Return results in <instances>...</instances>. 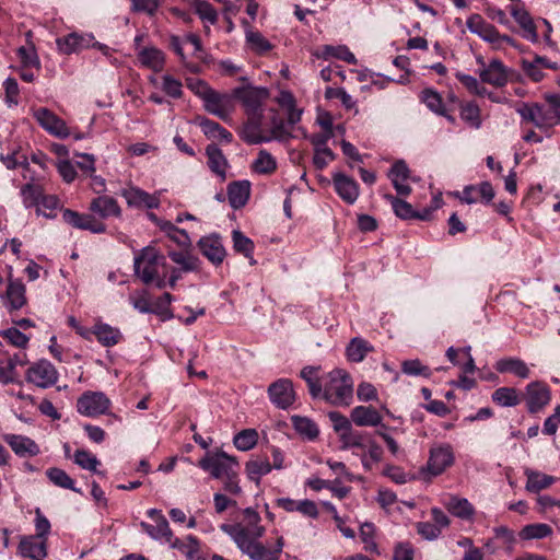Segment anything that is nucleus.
Listing matches in <instances>:
<instances>
[{
    "instance_id": "f257e3e1",
    "label": "nucleus",
    "mask_w": 560,
    "mask_h": 560,
    "mask_svg": "<svg viewBox=\"0 0 560 560\" xmlns=\"http://www.w3.org/2000/svg\"><path fill=\"white\" fill-rule=\"evenodd\" d=\"M167 267L166 258L152 246L142 248L133 261L135 275L144 283L151 284L156 275Z\"/></svg>"
},
{
    "instance_id": "f03ea898",
    "label": "nucleus",
    "mask_w": 560,
    "mask_h": 560,
    "mask_svg": "<svg viewBox=\"0 0 560 560\" xmlns=\"http://www.w3.org/2000/svg\"><path fill=\"white\" fill-rule=\"evenodd\" d=\"M324 385V398L336 406H349L353 395L351 376L343 370H334Z\"/></svg>"
},
{
    "instance_id": "7ed1b4c3",
    "label": "nucleus",
    "mask_w": 560,
    "mask_h": 560,
    "mask_svg": "<svg viewBox=\"0 0 560 560\" xmlns=\"http://www.w3.org/2000/svg\"><path fill=\"white\" fill-rule=\"evenodd\" d=\"M233 96L242 102L247 117H264V103L269 97L268 89L241 86L234 89Z\"/></svg>"
},
{
    "instance_id": "20e7f679",
    "label": "nucleus",
    "mask_w": 560,
    "mask_h": 560,
    "mask_svg": "<svg viewBox=\"0 0 560 560\" xmlns=\"http://www.w3.org/2000/svg\"><path fill=\"white\" fill-rule=\"evenodd\" d=\"M522 400L525 401L526 409L530 415H536L544 410L551 400L549 386L540 381H534L526 385L522 394Z\"/></svg>"
},
{
    "instance_id": "39448f33",
    "label": "nucleus",
    "mask_w": 560,
    "mask_h": 560,
    "mask_svg": "<svg viewBox=\"0 0 560 560\" xmlns=\"http://www.w3.org/2000/svg\"><path fill=\"white\" fill-rule=\"evenodd\" d=\"M236 465L237 463L235 459L224 452L207 454L199 462V467L206 471H209L215 479L232 476V474L235 472L234 466Z\"/></svg>"
},
{
    "instance_id": "423d86ee",
    "label": "nucleus",
    "mask_w": 560,
    "mask_h": 560,
    "mask_svg": "<svg viewBox=\"0 0 560 560\" xmlns=\"http://www.w3.org/2000/svg\"><path fill=\"white\" fill-rule=\"evenodd\" d=\"M477 62L481 66L478 73L482 83L502 88L509 82L511 70L501 60L492 59L486 65L483 59L479 57Z\"/></svg>"
},
{
    "instance_id": "0eeeda50",
    "label": "nucleus",
    "mask_w": 560,
    "mask_h": 560,
    "mask_svg": "<svg viewBox=\"0 0 560 560\" xmlns=\"http://www.w3.org/2000/svg\"><path fill=\"white\" fill-rule=\"evenodd\" d=\"M455 456L453 447L447 444H438L430 448L427 470L431 476L443 474L454 464Z\"/></svg>"
},
{
    "instance_id": "6e6552de",
    "label": "nucleus",
    "mask_w": 560,
    "mask_h": 560,
    "mask_svg": "<svg viewBox=\"0 0 560 560\" xmlns=\"http://www.w3.org/2000/svg\"><path fill=\"white\" fill-rule=\"evenodd\" d=\"M110 400L102 392H85L77 401L78 411L86 417H96L106 413Z\"/></svg>"
},
{
    "instance_id": "1a4fd4ad",
    "label": "nucleus",
    "mask_w": 560,
    "mask_h": 560,
    "mask_svg": "<svg viewBox=\"0 0 560 560\" xmlns=\"http://www.w3.org/2000/svg\"><path fill=\"white\" fill-rule=\"evenodd\" d=\"M33 117L48 133L60 139H65L70 136V130L66 121L55 115L50 109L46 107L33 109Z\"/></svg>"
},
{
    "instance_id": "9d476101",
    "label": "nucleus",
    "mask_w": 560,
    "mask_h": 560,
    "mask_svg": "<svg viewBox=\"0 0 560 560\" xmlns=\"http://www.w3.org/2000/svg\"><path fill=\"white\" fill-rule=\"evenodd\" d=\"M26 380L38 387L46 388L57 382L58 373L49 361L40 360L27 370Z\"/></svg>"
},
{
    "instance_id": "9b49d317",
    "label": "nucleus",
    "mask_w": 560,
    "mask_h": 560,
    "mask_svg": "<svg viewBox=\"0 0 560 560\" xmlns=\"http://www.w3.org/2000/svg\"><path fill=\"white\" fill-rule=\"evenodd\" d=\"M268 395L270 401L280 409L289 408L295 400L293 384L288 378H280L270 384Z\"/></svg>"
},
{
    "instance_id": "f8f14e48",
    "label": "nucleus",
    "mask_w": 560,
    "mask_h": 560,
    "mask_svg": "<svg viewBox=\"0 0 560 560\" xmlns=\"http://www.w3.org/2000/svg\"><path fill=\"white\" fill-rule=\"evenodd\" d=\"M62 219L66 223L75 229L86 230L95 234H101L106 231L105 224L95 219L92 214L79 213L70 209H65L62 211Z\"/></svg>"
},
{
    "instance_id": "ddd939ff",
    "label": "nucleus",
    "mask_w": 560,
    "mask_h": 560,
    "mask_svg": "<svg viewBox=\"0 0 560 560\" xmlns=\"http://www.w3.org/2000/svg\"><path fill=\"white\" fill-rule=\"evenodd\" d=\"M205 109L219 117L220 119L228 121L230 120L231 113L233 110V98L228 94H221L217 91H212L205 100Z\"/></svg>"
},
{
    "instance_id": "4468645a",
    "label": "nucleus",
    "mask_w": 560,
    "mask_h": 560,
    "mask_svg": "<svg viewBox=\"0 0 560 560\" xmlns=\"http://www.w3.org/2000/svg\"><path fill=\"white\" fill-rule=\"evenodd\" d=\"M198 247L201 254L214 266L221 265L226 256L222 240L217 234L201 237Z\"/></svg>"
},
{
    "instance_id": "2eb2a0df",
    "label": "nucleus",
    "mask_w": 560,
    "mask_h": 560,
    "mask_svg": "<svg viewBox=\"0 0 560 560\" xmlns=\"http://www.w3.org/2000/svg\"><path fill=\"white\" fill-rule=\"evenodd\" d=\"M220 529L223 533L228 534L233 539V541L236 544L237 548L244 555H246L250 560L260 559V557H257V556H259L257 552L259 550L257 548H259V547L250 545V542L245 539L246 534H245V530L243 529L241 523L221 524Z\"/></svg>"
},
{
    "instance_id": "dca6fc26",
    "label": "nucleus",
    "mask_w": 560,
    "mask_h": 560,
    "mask_svg": "<svg viewBox=\"0 0 560 560\" xmlns=\"http://www.w3.org/2000/svg\"><path fill=\"white\" fill-rule=\"evenodd\" d=\"M334 137V131H323L312 135L310 137L311 143L314 145L313 163L317 170H323L327 166L328 161L322 160V154H325L329 160H335V153L326 145L327 142Z\"/></svg>"
},
{
    "instance_id": "f3484780",
    "label": "nucleus",
    "mask_w": 560,
    "mask_h": 560,
    "mask_svg": "<svg viewBox=\"0 0 560 560\" xmlns=\"http://www.w3.org/2000/svg\"><path fill=\"white\" fill-rule=\"evenodd\" d=\"M4 442L20 457H32L39 454L40 450L37 443L28 436L20 434H4Z\"/></svg>"
},
{
    "instance_id": "a211bd4d",
    "label": "nucleus",
    "mask_w": 560,
    "mask_h": 560,
    "mask_svg": "<svg viewBox=\"0 0 560 560\" xmlns=\"http://www.w3.org/2000/svg\"><path fill=\"white\" fill-rule=\"evenodd\" d=\"M140 526L143 530L153 539H164L165 542L170 544L173 549H180L182 542L177 538H173V533L170 528L166 518H161L155 522V525L141 522Z\"/></svg>"
},
{
    "instance_id": "6ab92c4d",
    "label": "nucleus",
    "mask_w": 560,
    "mask_h": 560,
    "mask_svg": "<svg viewBox=\"0 0 560 560\" xmlns=\"http://www.w3.org/2000/svg\"><path fill=\"white\" fill-rule=\"evenodd\" d=\"M493 198L494 189L489 182H482L479 185H468L459 196L460 201L468 205L475 203L479 199L485 203H490Z\"/></svg>"
},
{
    "instance_id": "aec40b11",
    "label": "nucleus",
    "mask_w": 560,
    "mask_h": 560,
    "mask_svg": "<svg viewBox=\"0 0 560 560\" xmlns=\"http://www.w3.org/2000/svg\"><path fill=\"white\" fill-rule=\"evenodd\" d=\"M121 196L126 199L128 206L135 208L156 209L160 205V199L156 196L150 195L138 187L121 190Z\"/></svg>"
},
{
    "instance_id": "412c9836",
    "label": "nucleus",
    "mask_w": 560,
    "mask_h": 560,
    "mask_svg": "<svg viewBox=\"0 0 560 560\" xmlns=\"http://www.w3.org/2000/svg\"><path fill=\"white\" fill-rule=\"evenodd\" d=\"M466 24L472 34L495 46L499 31L492 24L486 22L481 15L472 14L468 18Z\"/></svg>"
},
{
    "instance_id": "4be33fe9",
    "label": "nucleus",
    "mask_w": 560,
    "mask_h": 560,
    "mask_svg": "<svg viewBox=\"0 0 560 560\" xmlns=\"http://www.w3.org/2000/svg\"><path fill=\"white\" fill-rule=\"evenodd\" d=\"M2 300L9 312L20 310L26 303L25 285L20 280L10 279Z\"/></svg>"
},
{
    "instance_id": "5701e85b",
    "label": "nucleus",
    "mask_w": 560,
    "mask_h": 560,
    "mask_svg": "<svg viewBox=\"0 0 560 560\" xmlns=\"http://www.w3.org/2000/svg\"><path fill=\"white\" fill-rule=\"evenodd\" d=\"M332 179L339 197L347 203H354L359 197V186L357 182L342 173L335 174Z\"/></svg>"
},
{
    "instance_id": "b1692460",
    "label": "nucleus",
    "mask_w": 560,
    "mask_h": 560,
    "mask_svg": "<svg viewBox=\"0 0 560 560\" xmlns=\"http://www.w3.org/2000/svg\"><path fill=\"white\" fill-rule=\"evenodd\" d=\"M388 177L398 195L408 196L411 192L410 186L406 184L409 177V168L404 160L393 164Z\"/></svg>"
},
{
    "instance_id": "393cba45",
    "label": "nucleus",
    "mask_w": 560,
    "mask_h": 560,
    "mask_svg": "<svg viewBox=\"0 0 560 560\" xmlns=\"http://www.w3.org/2000/svg\"><path fill=\"white\" fill-rule=\"evenodd\" d=\"M20 553L32 560H44L47 556L46 539L39 537H27L21 540L19 545Z\"/></svg>"
},
{
    "instance_id": "a878e982",
    "label": "nucleus",
    "mask_w": 560,
    "mask_h": 560,
    "mask_svg": "<svg viewBox=\"0 0 560 560\" xmlns=\"http://www.w3.org/2000/svg\"><path fill=\"white\" fill-rule=\"evenodd\" d=\"M138 60L142 67L160 72L165 65V55L159 48L143 47L138 52Z\"/></svg>"
},
{
    "instance_id": "bb28decb",
    "label": "nucleus",
    "mask_w": 560,
    "mask_h": 560,
    "mask_svg": "<svg viewBox=\"0 0 560 560\" xmlns=\"http://www.w3.org/2000/svg\"><path fill=\"white\" fill-rule=\"evenodd\" d=\"M351 420L359 427H377L382 416L372 406H357L351 410Z\"/></svg>"
},
{
    "instance_id": "cd10ccee",
    "label": "nucleus",
    "mask_w": 560,
    "mask_h": 560,
    "mask_svg": "<svg viewBox=\"0 0 560 560\" xmlns=\"http://www.w3.org/2000/svg\"><path fill=\"white\" fill-rule=\"evenodd\" d=\"M250 195V183L237 180L229 184L228 198L232 208L240 209L246 205Z\"/></svg>"
},
{
    "instance_id": "c85d7f7f",
    "label": "nucleus",
    "mask_w": 560,
    "mask_h": 560,
    "mask_svg": "<svg viewBox=\"0 0 560 560\" xmlns=\"http://www.w3.org/2000/svg\"><path fill=\"white\" fill-rule=\"evenodd\" d=\"M93 335L104 347H114L122 340L121 331L105 323H96L92 328Z\"/></svg>"
},
{
    "instance_id": "c756f323",
    "label": "nucleus",
    "mask_w": 560,
    "mask_h": 560,
    "mask_svg": "<svg viewBox=\"0 0 560 560\" xmlns=\"http://www.w3.org/2000/svg\"><path fill=\"white\" fill-rule=\"evenodd\" d=\"M90 210L98 214L102 219L120 217L121 214V209L116 199L106 195L94 198L90 205Z\"/></svg>"
},
{
    "instance_id": "7c9ffc66",
    "label": "nucleus",
    "mask_w": 560,
    "mask_h": 560,
    "mask_svg": "<svg viewBox=\"0 0 560 560\" xmlns=\"http://www.w3.org/2000/svg\"><path fill=\"white\" fill-rule=\"evenodd\" d=\"M209 168L222 179L226 177L228 161L222 150L217 144H209L206 148Z\"/></svg>"
},
{
    "instance_id": "2f4dec72",
    "label": "nucleus",
    "mask_w": 560,
    "mask_h": 560,
    "mask_svg": "<svg viewBox=\"0 0 560 560\" xmlns=\"http://www.w3.org/2000/svg\"><path fill=\"white\" fill-rule=\"evenodd\" d=\"M495 370L500 373H512L520 378H528L530 370L527 364L517 358L501 359L495 364Z\"/></svg>"
},
{
    "instance_id": "473e14b6",
    "label": "nucleus",
    "mask_w": 560,
    "mask_h": 560,
    "mask_svg": "<svg viewBox=\"0 0 560 560\" xmlns=\"http://www.w3.org/2000/svg\"><path fill=\"white\" fill-rule=\"evenodd\" d=\"M445 508L452 515L462 520H469L475 514L472 504L465 498L452 495L445 502Z\"/></svg>"
},
{
    "instance_id": "72a5a7b5",
    "label": "nucleus",
    "mask_w": 560,
    "mask_h": 560,
    "mask_svg": "<svg viewBox=\"0 0 560 560\" xmlns=\"http://www.w3.org/2000/svg\"><path fill=\"white\" fill-rule=\"evenodd\" d=\"M316 58L329 59L331 57L343 60L349 65H357L358 60L355 56L348 49L345 45L331 46L325 45L323 46L320 51H316Z\"/></svg>"
},
{
    "instance_id": "f704fd0d",
    "label": "nucleus",
    "mask_w": 560,
    "mask_h": 560,
    "mask_svg": "<svg viewBox=\"0 0 560 560\" xmlns=\"http://www.w3.org/2000/svg\"><path fill=\"white\" fill-rule=\"evenodd\" d=\"M58 49L62 54L70 55L75 52L79 49L85 48L90 46V39L85 38L78 33H71L63 37H59L56 40Z\"/></svg>"
},
{
    "instance_id": "c9c22d12",
    "label": "nucleus",
    "mask_w": 560,
    "mask_h": 560,
    "mask_svg": "<svg viewBox=\"0 0 560 560\" xmlns=\"http://www.w3.org/2000/svg\"><path fill=\"white\" fill-rule=\"evenodd\" d=\"M261 125L262 117H247V121L242 131L243 139L249 144L269 141L270 138H265L260 135Z\"/></svg>"
},
{
    "instance_id": "e433bc0d",
    "label": "nucleus",
    "mask_w": 560,
    "mask_h": 560,
    "mask_svg": "<svg viewBox=\"0 0 560 560\" xmlns=\"http://www.w3.org/2000/svg\"><path fill=\"white\" fill-rule=\"evenodd\" d=\"M491 398L501 407H515L522 401V394L514 387H499L492 393Z\"/></svg>"
},
{
    "instance_id": "4c0bfd02",
    "label": "nucleus",
    "mask_w": 560,
    "mask_h": 560,
    "mask_svg": "<svg viewBox=\"0 0 560 560\" xmlns=\"http://www.w3.org/2000/svg\"><path fill=\"white\" fill-rule=\"evenodd\" d=\"M371 351H373V346L370 342L360 337H355L350 340L346 353L349 361L361 362Z\"/></svg>"
},
{
    "instance_id": "58836bf2",
    "label": "nucleus",
    "mask_w": 560,
    "mask_h": 560,
    "mask_svg": "<svg viewBox=\"0 0 560 560\" xmlns=\"http://www.w3.org/2000/svg\"><path fill=\"white\" fill-rule=\"evenodd\" d=\"M291 422L295 431L307 440H315L319 434L317 424L307 417L292 416Z\"/></svg>"
},
{
    "instance_id": "ea45409f",
    "label": "nucleus",
    "mask_w": 560,
    "mask_h": 560,
    "mask_svg": "<svg viewBox=\"0 0 560 560\" xmlns=\"http://www.w3.org/2000/svg\"><path fill=\"white\" fill-rule=\"evenodd\" d=\"M200 127L208 138L220 139L226 143L232 142V133L213 120L203 118L200 121Z\"/></svg>"
},
{
    "instance_id": "a19ab883",
    "label": "nucleus",
    "mask_w": 560,
    "mask_h": 560,
    "mask_svg": "<svg viewBox=\"0 0 560 560\" xmlns=\"http://www.w3.org/2000/svg\"><path fill=\"white\" fill-rule=\"evenodd\" d=\"M253 168L258 174H272L277 170V161L268 151L260 150L253 163Z\"/></svg>"
},
{
    "instance_id": "79ce46f5",
    "label": "nucleus",
    "mask_w": 560,
    "mask_h": 560,
    "mask_svg": "<svg viewBox=\"0 0 560 560\" xmlns=\"http://www.w3.org/2000/svg\"><path fill=\"white\" fill-rule=\"evenodd\" d=\"M246 43L253 51L259 55L266 54L272 48L269 40L258 31L247 30Z\"/></svg>"
},
{
    "instance_id": "37998d69",
    "label": "nucleus",
    "mask_w": 560,
    "mask_h": 560,
    "mask_svg": "<svg viewBox=\"0 0 560 560\" xmlns=\"http://www.w3.org/2000/svg\"><path fill=\"white\" fill-rule=\"evenodd\" d=\"M526 489L529 492H538L548 488L555 481V478L537 471H527Z\"/></svg>"
},
{
    "instance_id": "c03bdc74",
    "label": "nucleus",
    "mask_w": 560,
    "mask_h": 560,
    "mask_svg": "<svg viewBox=\"0 0 560 560\" xmlns=\"http://www.w3.org/2000/svg\"><path fill=\"white\" fill-rule=\"evenodd\" d=\"M272 466L267 459H253L246 464V472L250 480L259 482L260 478L269 474Z\"/></svg>"
},
{
    "instance_id": "a18cd8bd",
    "label": "nucleus",
    "mask_w": 560,
    "mask_h": 560,
    "mask_svg": "<svg viewBox=\"0 0 560 560\" xmlns=\"http://www.w3.org/2000/svg\"><path fill=\"white\" fill-rule=\"evenodd\" d=\"M168 257L182 267L183 271H194L199 267V259L187 252H168Z\"/></svg>"
},
{
    "instance_id": "49530a36",
    "label": "nucleus",
    "mask_w": 560,
    "mask_h": 560,
    "mask_svg": "<svg viewBox=\"0 0 560 560\" xmlns=\"http://www.w3.org/2000/svg\"><path fill=\"white\" fill-rule=\"evenodd\" d=\"M46 475L55 486L79 492V490L74 487L73 479L65 470L52 467L47 469Z\"/></svg>"
},
{
    "instance_id": "de8ad7c7",
    "label": "nucleus",
    "mask_w": 560,
    "mask_h": 560,
    "mask_svg": "<svg viewBox=\"0 0 560 560\" xmlns=\"http://www.w3.org/2000/svg\"><path fill=\"white\" fill-rule=\"evenodd\" d=\"M16 54L22 68H36L37 70L40 69V61L34 45L21 46Z\"/></svg>"
},
{
    "instance_id": "09e8293b",
    "label": "nucleus",
    "mask_w": 560,
    "mask_h": 560,
    "mask_svg": "<svg viewBox=\"0 0 560 560\" xmlns=\"http://www.w3.org/2000/svg\"><path fill=\"white\" fill-rule=\"evenodd\" d=\"M258 441V433L255 429H245L234 436V445L240 451L253 448Z\"/></svg>"
},
{
    "instance_id": "8fccbe9b",
    "label": "nucleus",
    "mask_w": 560,
    "mask_h": 560,
    "mask_svg": "<svg viewBox=\"0 0 560 560\" xmlns=\"http://www.w3.org/2000/svg\"><path fill=\"white\" fill-rule=\"evenodd\" d=\"M191 7L202 21L210 24H214L218 21V13L208 1L191 0Z\"/></svg>"
},
{
    "instance_id": "3c124183",
    "label": "nucleus",
    "mask_w": 560,
    "mask_h": 560,
    "mask_svg": "<svg viewBox=\"0 0 560 560\" xmlns=\"http://www.w3.org/2000/svg\"><path fill=\"white\" fill-rule=\"evenodd\" d=\"M552 529L548 524L537 523L526 525L520 533L523 539H541L551 535Z\"/></svg>"
},
{
    "instance_id": "603ef678",
    "label": "nucleus",
    "mask_w": 560,
    "mask_h": 560,
    "mask_svg": "<svg viewBox=\"0 0 560 560\" xmlns=\"http://www.w3.org/2000/svg\"><path fill=\"white\" fill-rule=\"evenodd\" d=\"M43 189L38 185L26 184L21 189V195L23 198V205L25 208H32L34 206H38L40 198L43 197Z\"/></svg>"
},
{
    "instance_id": "864d4df0",
    "label": "nucleus",
    "mask_w": 560,
    "mask_h": 560,
    "mask_svg": "<svg viewBox=\"0 0 560 560\" xmlns=\"http://www.w3.org/2000/svg\"><path fill=\"white\" fill-rule=\"evenodd\" d=\"M59 208V199L55 195H44L40 198L39 205L37 206L36 212L37 214H42L45 218L54 219L56 218V213L54 212Z\"/></svg>"
},
{
    "instance_id": "5fc2aeb1",
    "label": "nucleus",
    "mask_w": 560,
    "mask_h": 560,
    "mask_svg": "<svg viewBox=\"0 0 560 560\" xmlns=\"http://www.w3.org/2000/svg\"><path fill=\"white\" fill-rule=\"evenodd\" d=\"M456 78L470 93L478 96L488 95L491 98V93L475 77L458 72Z\"/></svg>"
},
{
    "instance_id": "6e6d98bb",
    "label": "nucleus",
    "mask_w": 560,
    "mask_h": 560,
    "mask_svg": "<svg viewBox=\"0 0 560 560\" xmlns=\"http://www.w3.org/2000/svg\"><path fill=\"white\" fill-rule=\"evenodd\" d=\"M232 240L234 249L243 254L245 257L250 258L254 250V243L250 238L245 236L241 231L232 232Z\"/></svg>"
},
{
    "instance_id": "4d7b16f0",
    "label": "nucleus",
    "mask_w": 560,
    "mask_h": 560,
    "mask_svg": "<svg viewBox=\"0 0 560 560\" xmlns=\"http://www.w3.org/2000/svg\"><path fill=\"white\" fill-rule=\"evenodd\" d=\"M460 117L466 122L470 124L474 128H480V108L476 103H466L460 107Z\"/></svg>"
},
{
    "instance_id": "13d9d810",
    "label": "nucleus",
    "mask_w": 560,
    "mask_h": 560,
    "mask_svg": "<svg viewBox=\"0 0 560 560\" xmlns=\"http://www.w3.org/2000/svg\"><path fill=\"white\" fill-rule=\"evenodd\" d=\"M162 230L167 234V236L173 240L177 245L182 247L190 246V238L185 230L178 229L171 222H165L162 225Z\"/></svg>"
},
{
    "instance_id": "bf43d9fd",
    "label": "nucleus",
    "mask_w": 560,
    "mask_h": 560,
    "mask_svg": "<svg viewBox=\"0 0 560 560\" xmlns=\"http://www.w3.org/2000/svg\"><path fill=\"white\" fill-rule=\"evenodd\" d=\"M423 103L434 113L446 116L442 97L439 93L431 89H427L422 92Z\"/></svg>"
},
{
    "instance_id": "052dcab7",
    "label": "nucleus",
    "mask_w": 560,
    "mask_h": 560,
    "mask_svg": "<svg viewBox=\"0 0 560 560\" xmlns=\"http://www.w3.org/2000/svg\"><path fill=\"white\" fill-rule=\"evenodd\" d=\"M74 463L81 468L93 472H97V466L100 465V460L96 458V456L92 455L85 450H78L74 453Z\"/></svg>"
},
{
    "instance_id": "680f3d73",
    "label": "nucleus",
    "mask_w": 560,
    "mask_h": 560,
    "mask_svg": "<svg viewBox=\"0 0 560 560\" xmlns=\"http://www.w3.org/2000/svg\"><path fill=\"white\" fill-rule=\"evenodd\" d=\"M339 440L341 442V450H349L352 447L365 450L364 434L353 429L341 435Z\"/></svg>"
},
{
    "instance_id": "e2e57ef3",
    "label": "nucleus",
    "mask_w": 560,
    "mask_h": 560,
    "mask_svg": "<svg viewBox=\"0 0 560 560\" xmlns=\"http://www.w3.org/2000/svg\"><path fill=\"white\" fill-rule=\"evenodd\" d=\"M292 137L291 126L282 118L273 117L271 121V138L285 141Z\"/></svg>"
},
{
    "instance_id": "0e129e2a",
    "label": "nucleus",
    "mask_w": 560,
    "mask_h": 560,
    "mask_svg": "<svg viewBox=\"0 0 560 560\" xmlns=\"http://www.w3.org/2000/svg\"><path fill=\"white\" fill-rule=\"evenodd\" d=\"M387 198L390 200L393 210L398 218L402 220L413 219L415 210L409 202L394 196H388Z\"/></svg>"
},
{
    "instance_id": "69168bd1",
    "label": "nucleus",
    "mask_w": 560,
    "mask_h": 560,
    "mask_svg": "<svg viewBox=\"0 0 560 560\" xmlns=\"http://www.w3.org/2000/svg\"><path fill=\"white\" fill-rule=\"evenodd\" d=\"M401 371L407 375L430 377L431 370L419 360H406L401 363Z\"/></svg>"
},
{
    "instance_id": "338daca9",
    "label": "nucleus",
    "mask_w": 560,
    "mask_h": 560,
    "mask_svg": "<svg viewBox=\"0 0 560 560\" xmlns=\"http://www.w3.org/2000/svg\"><path fill=\"white\" fill-rule=\"evenodd\" d=\"M172 301V294L164 293L153 303V313L158 314L163 320L172 318L173 314L168 307Z\"/></svg>"
},
{
    "instance_id": "774afa93",
    "label": "nucleus",
    "mask_w": 560,
    "mask_h": 560,
    "mask_svg": "<svg viewBox=\"0 0 560 560\" xmlns=\"http://www.w3.org/2000/svg\"><path fill=\"white\" fill-rule=\"evenodd\" d=\"M329 420L332 423L334 430L338 433L339 439L341 435L348 433L350 430H352V425L350 420L337 411H330L328 413Z\"/></svg>"
}]
</instances>
